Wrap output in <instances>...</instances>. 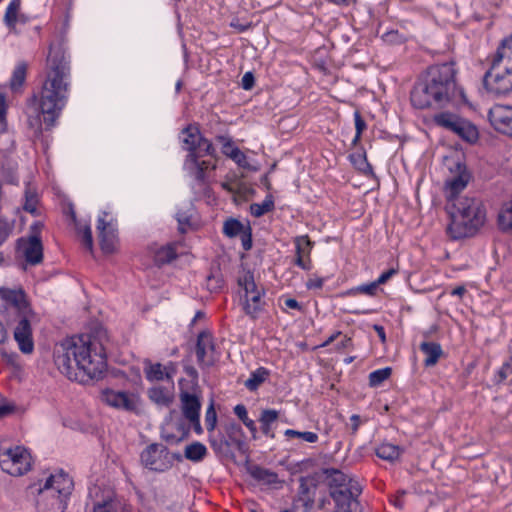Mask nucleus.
Returning a JSON list of instances; mask_svg holds the SVG:
<instances>
[{"instance_id": "e433bc0d", "label": "nucleus", "mask_w": 512, "mask_h": 512, "mask_svg": "<svg viewBox=\"0 0 512 512\" xmlns=\"http://www.w3.org/2000/svg\"><path fill=\"white\" fill-rule=\"evenodd\" d=\"M207 455V448L201 442L195 441L186 446L184 457L192 462H200Z\"/></svg>"}, {"instance_id": "2f4dec72", "label": "nucleus", "mask_w": 512, "mask_h": 512, "mask_svg": "<svg viewBox=\"0 0 512 512\" xmlns=\"http://www.w3.org/2000/svg\"><path fill=\"white\" fill-rule=\"evenodd\" d=\"M404 449L391 443H382L375 449V454L382 460L394 462L403 454Z\"/></svg>"}, {"instance_id": "c03bdc74", "label": "nucleus", "mask_w": 512, "mask_h": 512, "mask_svg": "<svg viewBox=\"0 0 512 512\" xmlns=\"http://www.w3.org/2000/svg\"><path fill=\"white\" fill-rule=\"evenodd\" d=\"M77 234L82 237V245L89 251H93V237L92 230L89 224L76 223Z\"/></svg>"}, {"instance_id": "7c9ffc66", "label": "nucleus", "mask_w": 512, "mask_h": 512, "mask_svg": "<svg viewBox=\"0 0 512 512\" xmlns=\"http://www.w3.org/2000/svg\"><path fill=\"white\" fill-rule=\"evenodd\" d=\"M178 258L176 246L174 243H168L157 248L154 252L153 261L157 267H162L166 264H170L172 261Z\"/></svg>"}, {"instance_id": "ddd939ff", "label": "nucleus", "mask_w": 512, "mask_h": 512, "mask_svg": "<svg viewBox=\"0 0 512 512\" xmlns=\"http://www.w3.org/2000/svg\"><path fill=\"white\" fill-rule=\"evenodd\" d=\"M167 447L159 443L149 444L140 454L141 465L153 472L163 473L171 469V463L165 460Z\"/></svg>"}, {"instance_id": "69168bd1", "label": "nucleus", "mask_w": 512, "mask_h": 512, "mask_svg": "<svg viewBox=\"0 0 512 512\" xmlns=\"http://www.w3.org/2000/svg\"><path fill=\"white\" fill-rule=\"evenodd\" d=\"M255 85V76L251 71L246 72L241 79V86L244 90H251Z\"/></svg>"}, {"instance_id": "412c9836", "label": "nucleus", "mask_w": 512, "mask_h": 512, "mask_svg": "<svg viewBox=\"0 0 512 512\" xmlns=\"http://www.w3.org/2000/svg\"><path fill=\"white\" fill-rule=\"evenodd\" d=\"M184 379L179 381L180 387V401H181V409L183 416L186 419L193 418L196 419V416H200L201 410V401H200V389L199 390H188L183 389Z\"/></svg>"}, {"instance_id": "bb28decb", "label": "nucleus", "mask_w": 512, "mask_h": 512, "mask_svg": "<svg viewBox=\"0 0 512 512\" xmlns=\"http://www.w3.org/2000/svg\"><path fill=\"white\" fill-rule=\"evenodd\" d=\"M420 351L426 356L423 364L425 367L435 366L444 355L441 345L433 341H424L419 345Z\"/></svg>"}, {"instance_id": "4c0bfd02", "label": "nucleus", "mask_w": 512, "mask_h": 512, "mask_svg": "<svg viewBox=\"0 0 512 512\" xmlns=\"http://www.w3.org/2000/svg\"><path fill=\"white\" fill-rule=\"evenodd\" d=\"M275 209L274 197L272 194H267L262 203H252L250 205V213L256 218L272 212Z\"/></svg>"}, {"instance_id": "58836bf2", "label": "nucleus", "mask_w": 512, "mask_h": 512, "mask_svg": "<svg viewBox=\"0 0 512 512\" xmlns=\"http://www.w3.org/2000/svg\"><path fill=\"white\" fill-rule=\"evenodd\" d=\"M246 230V225H244L240 220L229 217L223 223V234L228 238H236L240 236Z\"/></svg>"}, {"instance_id": "b1692460", "label": "nucleus", "mask_w": 512, "mask_h": 512, "mask_svg": "<svg viewBox=\"0 0 512 512\" xmlns=\"http://www.w3.org/2000/svg\"><path fill=\"white\" fill-rule=\"evenodd\" d=\"M0 297L6 303L13 306L18 311L20 316L29 315L32 313L31 306L23 289L14 290L9 288H2L0 289Z\"/></svg>"}, {"instance_id": "052dcab7", "label": "nucleus", "mask_w": 512, "mask_h": 512, "mask_svg": "<svg viewBox=\"0 0 512 512\" xmlns=\"http://www.w3.org/2000/svg\"><path fill=\"white\" fill-rule=\"evenodd\" d=\"M6 113L7 106L5 98L2 94H0V132H5L7 129Z\"/></svg>"}, {"instance_id": "6e6d98bb", "label": "nucleus", "mask_w": 512, "mask_h": 512, "mask_svg": "<svg viewBox=\"0 0 512 512\" xmlns=\"http://www.w3.org/2000/svg\"><path fill=\"white\" fill-rule=\"evenodd\" d=\"M217 423V413L214 408V402L212 401L208 406L205 414V425L208 432L215 429Z\"/></svg>"}, {"instance_id": "4d7b16f0", "label": "nucleus", "mask_w": 512, "mask_h": 512, "mask_svg": "<svg viewBox=\"0 0 512 512\" xmlns=\"http://www.w3.org/2000/svg\"><path fill=\"white\" fill-rule=\"evenodd\" d=\"M215 140H216V142H218L222 145L221 152L226 157H228V154H230L232 149L238 148L237 146H235V144L230 136L217 135L215 137Z\"/></svg>"}, {"instance_id": "f8f14e48", "label": "nucleus", "mask_w": 512, "mask_h": 512, "mask_svg": "<svg viewBox=\"0 0 512 512\" xmlns=\"http://www.w3.org/2000/svg\"><path fill=\"white\" fill-rule=\"evenodd\" d=\"M449 170L453 175L445 181V193L447 201L451 202L460 198L459 194L467 187L471 174L466 164L460 160L453 162Z\"/></svg>"}, {"instance_id": "a211bd4d", "label": "nucleus", "mask_w": 512, "mask_h": 512, "mask_svg": "<svg viewBox=\"0 0 512 512\" xmlns=\"http://www.w3.org/2000/svg\"><path fill=\"white\" fill-rule=\"evenodd\" d=\"M184 166L191 176L194 177L195 181L204 185L208 182L207 171L216 170L217 165L210 160H203L197 158L195 154H187L184 160Z\"/></svg>"}, {"instance_id": "4be33fe9", "label": "nucleus", "mask_w": 512, "mask_h": 512, "mask_svg": "<svg viewBox=\"0 0 512 512\" xmlns=\"http://www.w3.org/2000/svg\"><path fill=\"white\" fill-rule=\"evenodd\" d=\"M27 316L22 315L14 329V339L19 346V350L24 354H30L34 351L32 326Z\"/></svg>"}, {"instance_id": "aec40b11", "label": "nucleus", "mask_w": 512, "mask_h": 512, "mask_svg": "<svg viewBox=\"0 0 512 512\" xmlns=\"http://www.w3.org/2000/svg\"><path fill=\"white\" fill-rule=\"evenodd\" d=\"M97 220V230L99 237V245L103 253L111 254L115 250L117 239V231L112 223L106 221L107 212L102 213Z\"/></svg>"}, {"instance_id": "bf43d9fd", "label": "nucleus", "mask_w": 512, "mask_h": 512, "mask_svg": "<svg viewBox=\"0 0 512 512\" xmlns=\"http://www.w3.org/2000/svg\"><path fill=\"white\" fill-rule=\"evenodd\" d=\"M241 239L242 247L245 251H249L252 249L253 240H252V228L248 223L246 225V230L239 236Z\"/></svg>"}, {"instance_id": "a878e982", "label": "nucleus", "mask_w": 512, "mask_h": 512, "mask_svg": "<svg viewBox=\"0 0 512 512\" xmlns=\"http://www.w3.org/2000/svg\"><path fill=\"white\" fill-rule=\"evenodd\" d=\"M209 443L218 458L235 462V452L230 447L223 433H218L217 435H210Z\"/></svg>"}, {"instance_id": "4468645a", "label": "nucleus", "mask_w": 512, "mask_h": 512, "mask_svg": "<svg viewBox=\"0 0 512 512\" xmlns=\"http://www.w3.org/2000/svg\"><path fill=\"white\" fill-rule=\"evenodd\" d=\"M216 350L215 338L210 330L200 331L196 338L194 352L196 361L201 369L210 368L215 365L216 359L213 354Z\"/></svg>"}, {"instance_id": "49530a36", "label": "nucleus", "mask_w": 512, "mask_h": 512, "mask_svg": "<svg viewBox=\"0 0 512 512\" xmlns=\"http://www.w3.org/2000/svg\"><path fill=\"white\" fill-rule=\"evenodd\" d=\"M182 365H183V371L191 379L190 390H199L200 389L199 384H198L199 373H198L197 369L194 366L189 364V358L183 359Z\"/></svg>"}, {"instance_id": "c756f323", "label": "nucleus", "mask_w": 512, "mask_h": 512, "mask_svg": "<svg viewBox=\"0 0 512 512\" xmlns=\"http://www.w3.org/2000/svg\"><path fill=\"white\" fill-rule=\"evenodd\" d=\"M349 160L353 167L364 176L375 177L373 167L368 162L367 155L363 147H361L359 151L350 154Z\"/></svg>"}, {"instance_id": "1a4fd4ad", "label": "nucleus", "mask_w": 512, "mask_h": 512, "mask_svg": "<svg viewBox=\"0 0 512 512\" xmlns=\"http://www.w3.org/2000/svg\"><path fill=\"white\" fill-rule=\"evenodd\" d=\"M238 285L244 290V298L241 301L244 313L251 320H257L266 306V302L262 299L265 295L264 289L257 287L251 271H247L243 277L238 278Z\"/></svg>"}, {"instance_id": "20e7f679", "label": "nucleus", "mask_w": 512, "mask_h": 512, "mask_svg": "<svg viewBox=\"0 0 512 512\" xmlns=\"http://www.w3.org/2000/svg\"><path fill=\"white\" fill-rule=\"evenodd\" d=\"M451 222L447 233L453 240L474 236L486 221V209L479 198L463 196L450 202Z\"/></svg>"}, {"instance_id": "7ed1b4c3", "label": "nucleus", "mask_w": 512, "mask_h": 512, "mask_svg": "<svg viewBox=\"0 0 512 512\" xmlns=\"http://www.w3.org/2000/svg\"><path fill=\"white\" fill-rule=\"evenodd\" d=\"M457 73L453 60L428 66L410 91L413 108L443 110L460 102L467 103L463 88L457 84Z\"/></svg>"}, {"instance_id": "79ce46f5", "label": "nucleus", "mask_w": 512, "mask_h": 512, "mask_svg": "<svg viewBox=\"0 0 512 512\" xmlns=\"http://www.w3.org/2000/svg\"><path fill=\"white\" fill-rule=\"evenodd\" d=\"M378 289L379 288H378L377 284L373 281L370 283H364L359 286L350 288V289L346 290L345 292H343V296H356L359 294H365V295L374 297L377 295Z\"/></svg>"}, {"instance_id": "9b49d317", "label": "nucleus", "mask_w": 512, "mask_h": 512, "mask_svg": "<svg viewBox=\"0 0 512 512\" xmlns=\"http://www.w3.org/2000/svg\"><path fill=\"white\" fill-rule=\"evenodd\" d=\"M32 456L28 449L16 446L0 451V467L3 472L12 476H21L30 471Z\"/></svg>"}, {"instance_id": "dca6fc26", "label": "nucleus", "mask_w": 512, "mask_h": 512, "mask_svg": "<svg viewBox=\"0 0 512 512\" xmlns=\"http://www.w3.org/2000/svg\"><path fill=\"white\" fill-rule=\"evenodd\" d=\"M101 399L107 405L128 412H136L137 402L135 396L125 391H114L106 388L101 393Z\"/></svg>"}, {"instance_id": "0eeeda50", "label": "nucleus", "mask_w": 512, "mask_h": 512, "mask_svg": "<svg viewBox=\"0 0 512 512\" xmlns=\"http://www.w3.org/2000/svg\"><path fill=\"white\" fill-rule=\"evenodd\" d=\"M74 482L62 469L51 474L39 489L37 509L39 512H65Z\"/></svg>"}, {"instance_id": "6ab92c4d", "label": "nucleus", "mask_w": 512, "mask_h": 512, "mask_svg": "<svg viewBox=\"0 0 512 512\" xmlns=\"http://www.w3.org/2000/svg\"><path fill=\"white\" fill-rule=\"evenodd\" d=\"M223 435L232 449L235 448L245 458L250 457V447L246 441L245 432L239 423L231 421L225 424Z\"/></svg>"}, {"instance_id": "423d86ee", "label": "nucleus", "mask_w": 512, "mask_h": 512, "mask_svg": "<svg viewBox=\"0 0 512 512\" xmlns=\"http://www.w3.org/2000/svg\"><path fill=\"white\" fill-rule=\"evenodd\" d=\"M329 487V494L336 509L358 512V497L362 493L360 483L353 477L336 468H324L322 471Z\"/></svg>"}, {"instance_id": "8fccbe9b", "label": "nucleus", "mask_w": 512, "mask_h": 512, "mask_svg": "<svg viewBox=\"0 0 512 512\" xmlns=\"http://www.w3.org/2000/svg\"><path fill=\"white\" fill-rule=\"evenodd\" d=\"M316 485L309 481L306 477H300L297 496L313 497L315 496Z\"/></svg>"}, {"instance_id": "774afa93", "label": "nucleus", "mask_w": 512, "mask_h": 512, "mask_svg": "<svg viewBox=\"0 0 512 512\" xmlns=\"http://www.w3.org/2000/svg\"><path fill=\"white\" fill-rule=\"evenodd\" d=\"M252 26V22H241L239 19H233L230 22V27L236 29L240 33L249 30Z\"/></svg>"}, {"instance_id": "0e129e2a", "label": "nucleus", "mask_w": 512, "mask_h": 512, "mask_svg": "<svg viewBox=\"0 0 512 512\" xmlns=\"http://www.w3.org/2000/svg\"><path fill=\"white\" fill-rule=\"evenodd\" d=\"M354 121L356 133H358V135H362L367 128V124L358 110L354 112Z\"/></svg>"}, {"instance_id": "9d476101", "label": "nucleus", "mask_w": 512, "mask_h": 512, "mask_svg": "<svg viewBox=\"0 0 512 512\" xmlns=\"http://www.w3.org/2000/svg\"><path fill=\"white\" fill-rule=\"evenodd\" d=\"M435 125L442 127L458 135L462 140L468 143H475L478 140L479 133L477 128L469 121L458 115L442 111L435 114L432 118Z\"/></svg>"}, {"instance_id": "f03ea898", "label": "nucleus", "mask_w": 512, "mask_h": 512, "mask_svg": "<svg viewBox=\"0 0 512 512\" xmlns=\"http://www.w3.org/2000/svg\"><path fill=\"white\" fill-rule=\"evenodd\" d=\"M70 77L69 55L61 46L51 45L45 70L38 76L39 84L29 99V103L42 116L46 130L56 125L68 102Z\"/></svg>"}, {"instance_id": "13d9d810", "label": "nucleus", "mask_w": 512, "mask_h": 512, "mask_svg": "<svg viewBox=\"0 0 512 512\" xmlns=\"http://www.w3.org/2000/svg\"><path fill=\"white\" fill-rule=\"evenodd\" d=\"M14 224L10 223L7 219H0V246L8 239L13 231Z\"/></svg>"}, {"instance_id": "338daca9", "label": "nucleus", "mask_w": 512, "mask_h": 512, "mask_svg": "<svg viewBox=\"0 0 512 512\" xmlns=\"http://www.w3.org/2000/svg\"><path fill=\"white\" fill-rule=\"evenodd\" d=\"M325 281L326 278L323 277H311L308 279L305 285L308 290L322 289Z\"/></svg>"}, {"instance_id": "a19ab883", "label": "nucleus", "mask_w": 512, "mask_h": 512, "mask_svg": "<svg viewBox=\"0 0 512 512\" xmlns=\"http://www.w3.org/2000/svg\"><path fill=\"white\" fill-rule=\"evenodd\" d=\"M28 65L26 62H19L13 70L10 79V88L16 90L20 88L26 79Z\"/></svg>"}, {"instance_id": "3c124183", "label": "nucleus", "mask_w": 512, "mask_h": 512, "mask_svg": "<svg viewBox=\"0 0 512 512\" xmlns=\"http://www.w3.org/2000/svg\"><path fill=\"white\" fill-rule=\"evenodd\" d=\"M178 223V231L181 234L187 233L192 227L191 216L185 211H178L175 216Z\"/></svg>"}, {"instance_id": "5701e85b", "label": "nucleus", "mask_w": 512, "mask_h": 512, "mask_svg": "<svg viewBox=\"0 0 512 512\" xmlns=\"http://www.w3.org/2000/svg\"><path fill=\"white\" fill-rule=\"evenodd\" d=\"M295 245V260L294 264L299 268L309 271L312 268L310 254L314 247V242L306 235L296 236L293 239Z\"/></svg>"}, {"instance_id": "680f3d73", "label": "nucleus", "mask_w": 512, "mask_h": 512, "mask_svg": "<svg viewBox=\"0 0 512 512\" xmlns=\"http://www.w3.org/2000/svg\"><path fill=\"white\" fill-rule=\"evenodd\" d=\"M165 379L173 385V377L177 373L178 364L173 361H169L166 365L163 366Z\"/></svg>"}, {"instance_id": "473e14b6", "label": "nucleus", "mask_w": 512, "mask_h": 512, "mask_svg": "<svg viewBox=\"0 0 512 512\" xmlns=\"http://www.w3.org/2000/svg\"><path fill=\"white\" fill-rule=\"evenodd\" d=\"M271 372L265 367H258L250 373V377L245 381V387L251 391H256L270 376Z\"/></svg>"}, {"instance_id": "ea45409f", "label": "nucleus", "mask_w": 512, "mask_h": 512, "mask_svg": "<svg viewBox=\"0 0 512 512\" xmlns=\"http://www.w3.org/2000/svg\"><path fill=\"white\" fill-rule=\"evenodd\" d=\"M20 6L21 0H11L8 4L3 19L7 28L14 29L16 27Z\"/></svg>"}, {"instance_id": "5fc2aeb1", "label": "nucleus", "mask_w": 512, "mask_h": 512, "mask_svg": "<svg viewBox=\"0 0 512 512\" xmlns=\"http://www.w3.org/2000/svg\"><path fill=\"white\" fill-rule=\"evenodd\" d=\"M228 158L233 160L239 167L249 169L250 165L247 161V156L239 148L232 149Z\"/></svg>"}, {"instance_id": "a18cd8bd", "label": "nucleus", "mask_w": 512, "mask_h": 512, "mask_svg": "<svg viewBox=\"0 0 512 512\" xmlns=\"http://www.w3.org/2000/svg\"><path fill=\"white\" fill-rule=\"evenodd\" d=\"M392 374L391 367H385L377 369L369 374V385L371 387L380 386L385 380H387Z\"/></svg>"}, {"instance_id": "de8ad7c7", "label": "nucleus", "mask_w": 512, "mask_h": 512, "mask_svg": "<svg viewBox=\"0 0 512 512\" xmlns=\"http://www.w3.org/2000/svg\"><path fill=\"white\" fill-rule=\"evenodd\" d=\"M315 504L313 497L296 496L293 500V510L295 512H311Z\"/></svg>"}, {"instance_id": "cd10ccee", "label": "nucleus", "mask_w": 512, "mask_h": 512, "mask_svg": "<svg viewBox=\"0 0 512 512\" xmlns=\"http://www.w3.org/2000/svg\"><path fill=\"white\" fill-rule=\"evenodd\" d=\"M278 418H279V412L277 410H275V409L262 410L260 417H259V422H260L261 432L265 436H267L271 439L275 438L274 430L277 426Z\"/></svg>"}, {"instance_id": "603ef678", "label": "nucleus", "mask_w": 512, "mask_h": 512, "mask_svg": "<svg viewBox=\"0 0 512 512\" xmlns=\"http://www.w3.org/2000/svg\"><path fill=\"white\" fill-rule=\"evenodd\" d=\"M510 375H512V357L505 361L495 375V383H503Z\"/></svg>"}, {"instance_id": "39448f33", "label": "nucleus", "mask_w": 512, "mask_h": 512, "mask_svg": "<svg viewBox=\"0 0 512 512\" xmlns=\"http://www.w3.org/2000/svg\"><path fill=\"white\" fill-rule=\"evenodd\" d=\"M482 83L496 97L512 92V35L505 38L492 55L490 68L485 72Z\"/></svg>"}, {"instance_id": "09e8293b", "label": "nucleus", "mask_w": 512, "mask_h": 512, "mask_svg": "<svg viewBox=\"0 0 512 512\" xmlns=\"http://www.w3.org/2000/svg\"><path fill=\"white\" fill-rule=\"evenodd\" d=\"M284 435L288 438H301L304 441L309 442V443H315L318 441V438H319L318 435L314 432H310V431L301 432V431H297L294 429H287L284 432Z\"/></svg>"}, {"instance_id": "c85d7f7f", "label": "nucleus", "mask_w": 512, "mask_h": 512, "mask_svg": "<svg viewBox=\"0 0 512 512\" xmlns=\"http://www.w3.org/2000/svg\"><path fill=\"white\" fill-rule=\"evenodd\" d=\"M147 396L153 403L161 407H169L174 400L172 389L160 385L149 388Z\"/></svg>"}, {"instance_id": "f704fd0d", "label": "nucleus", "mask_w": 512, "mask_h": 512, "mask_svg": "<svg viewBox=\"0 0 512 512\" xmlns=\"http://www.w3.org/2000/svg\"><path fill=\"white\" fill-rule=\"evenodd\" d=\"M498 227L504 233L512 232V199L502 206L498 214Z\"/></svg>"}, {"instance_id": "393cba45", "label": "nucleus", "mask_w": 512, "mask_h": 512, "mask_svg": "<svg viewBox=\"0 0 512 512\" xmlns=\"http://www.w3.org/2000/svg\"><path fill=\"white\" fill-rule=\"evenodd\" d=\"M245 468L247 473L258 483L269 486L281 483L276 472L258 464H252L250 457L245 459Z\"/></svg>"}, {"instance_id": "f257e3e1", "label": "nucleus", "mask_w": 512, "mask_h": 512, "mask_svg": "<svg viewBox=\"0 0 512 512\" xmlns=\"http://www.w3.org/2000/svg\"><path fill=\"white\" fill-rule=\"evenodd\" d=\"M106 331L100 326L95 335L81 334L65 339L54 351V363L69 380L88 384L102 379L107 370L103 344Z\"/></svg>"}, {"instance_id": "72a5a7b5", "label": "nucleus", "mask_w": 512, "mask_h": 512, "mask_svg": "<svg viewBox=\"0 0 512 512\" xmlns=\"http://www.w3.org/2000/svg\"><path fill=\"white\" fill-rule=\"evenodd\" d=\"M234 414L239 418V420L247 427V429L251 433V438L253 440L258 439V430L254 420L248 417L247 408L244 404H237L233 409Z\"/></svg>"}, {"instance_id": "f3484780", "label": "nucleus", "mask_w": 512, "mask_h": 512, "mask_svg": "<svg viewBox=\"0 0 512 512\" xmlns=\"http://www.w3.org/2000/svg\"><path fill=\"white\" fill-rule=\"evenodd\" d=\"M488 119L495 130L512 138V106H494L488 113Z\"/></svg>"}, {"instance_id": "37998d69", "label": "nucleus", "mask_w": 512, "mask_h": 512, "mask_svg": "<svg viewBox=\"0 0 512 512\" xmlns=\"http://www.w3.org/2000/svg\"><path fill=\"white\" fill-rule=\"evenodd\" d=\"M24 199L23 210L37 216L38 195L36 191L27 186L24 193Z\"/></svg>"}, {"instance_id": "2eb2a0df", "label": "nucleus", "mask_w": 512, "mask_h": 512, "mask_svg": "<svg viewBox=\"0 0 512 512\" xmlns=\"http://www.w3.org/2000/svg\"><path fill=\"white\" fill-rule=\"evenodd\" d=\"M17 250H21L26 262L32 266L43 261V244L41 237L28 236L17 239Z\"/></svg>"}, {"instance_id": "e2e57ef3", "label": "nucleus", "mask_w": 512, "mask_h": 512, "mask_svg": "<svg viewBox=\"0 0 512 512\" xmlns=\"http://www.w3.org/2000/svg\"><path fill=\"white\" fill-rule=\"evenodd\" d=\"M397 273H398V269L392 267V268L384 271L383 273H381V275L374 282L379 287L380 285L387 283Z\"/></svg>"}, {"instance_id": "864d4df0", "label": "nucleus", "mask_w": 512, "mask_h": 512, "mask_svg": "<svg viewBox=\"0 0 512 512\" xmlns=\"http://www.w3.org/2000/svg\"><path fill=\"white\" fill-rule=\"evenodd\" d=\"M93 512H120V508L116 501L109 499L96 503Z\"/></svg>"}, {"instance_id": "c9c22d12", "label": "nucleus", "mask_w": 512, "mask_h": 512, "mask_svg": "<svg viewBox=\"0 0 512 512\" xmlns=\"http://www.w3.org/2000/svg\"><path fill=\"white\" fill-rule=\"evenodd\" d=\"M144 373L149 382L166 380L163 365L152 363L149 359L144 361Z\"/></svg>"}, {"instance_id": "6e6552de", "label": "nucleus", "mask_w": 512, "mask_h": 512, "mask_svg": "<svg viewBox=\"0 0 512 512\" xmlns=\"http://www.w3.org/2000/svg\"><path fill=\"white\" fill-rule=\"evenodd\" d=\"M179 139L183 150L188 154H195L197 158L209 156L218 159L217 150L213 143L203 136L197 123L188 124L184 127L180 134Z\"/></svg>"}]
</instances>
